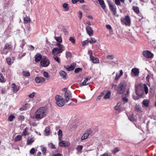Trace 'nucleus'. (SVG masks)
<instances>
[{"instance_id":"052dcab7","label":"nucleus","mask_w":156,"mask_h":156,"mask_svg":"<svg viewBox=\"0 0 156 156\" xmlns=\"http://www.w3.org/2000/svg\"><path fill=\"white\" fill-rule=\"evenodd\" d=\"M28 47L30 49L31 51L33 50L34 49V47L31 45H28Z\"/></svg>"},{"instance_id":"f257e3e1","label":"nucleus","mask_w":156,"mask_h":156,"mask_svg":"<svg viewBox=\"0 0 156 156\" xmlns=\"http://www.w3.org/2000/svg\"><path fill=\"white\" fill-rule=\"evenodd\" d=\"M47 114V109L44 107H41L35 112L33 118L39 120L46 117Z\"/></svg>"},{"instance_id":"393cba45","label":"nucleus","mask_w":156,"mask_h":156,"mask_svg":"<svg viewBox=\"0 0 156 156\" xmlns=\"http://www.w3.org/2000/svg\"><path fill=\"white\" fill-rule=\"evenodd\" d=\"M154 55L151 52L147 50V58L151 59L153 57Z\"/></svg>"},{"instance_id":"603ef678","label":"nucleus","mask_w":156,"mask_h":156,"mask_svg":"<svg viewBox=\"0 0 156 156\" xmlns=\"http://www.w3.org/2000/svg\"><path fill=\"white\" fill-rule=\"evenodd\" d=\"M35 150L34 148H32L30 151V153L31 154H34L35 152Z\"/></svg>"},{"instance_id":"4468645a","label":"nucleus","mask_w":156,"mask_h":156,"mask_svg":"<svg viewBox=\"0 0 156 156\" xmlns=\"http://www.w3.org/2000/svg\"><path fill=\"white\" fill-rule=\"evenodd\" d=\"M19 89V87L13 83L12 85V90L14 92L16 93Z\"/></svg>"},{"instance_id":"37998d69","label":"nucleus","mask_w":156,"mask_h":156,"mask_svg":"<svg viewBox=\"0 0 156 156\" xmlns=\"http://www.w3.org/2000/svg\"><path fill=\"white\" fill-rule=\"evenodd\" d=\"M5 82L3 76L1 73H0V82Z\"/></svg>"},{"instance_id":"c85d7f7f","label":"nucleus","mask_w":156,"mask_h":156,"mask_svg":"<svg viewBox=\"0 0 156 156\" xmlns=\"http://www.w3.org/2000/svg\"><path fill=\"white\" fill-rule=\"evenodd\" d=\"M111 92L109 91L107 93L105 94V96L104 97V98L105 99H108L110 98L111 96Z\"/></svg>"},{"instance_id":"f704fd0d","label":"nucleus","mask_w":156,"mask_h":156,"mask_svg":"<svg viewBox=\"0 0 156 156\" xmlns=\"http://www.w3.org/2000/svg\"><path fill=\"white\" fill-rule=\"evenodd\" d=\"M22 139V136L20 135L17 136L15 139V141H17L21 140Z\"/></svg>"},{"instance_id":"a19ab883","label":"nucleus","mask_w":156,"mask_h":156,"mask_svg":"<svg viewBox=\"0 0 156 156\" xmlns=\"http://www.w3.org/2000/svg\"><path fill=\"white\" fill-rule=\"evenodd\" d=\"M106 58L109 60H112L114 58V56L112 55H109L106 56Z\"/></svg>"},{"instance_id":"ea45409f","label":"nucleus","mask_w":156,"mask_h":156,"mask_svg":"<svg viewBox=\"0 0 156 156\" xmlns=\"http://www.w3.org/2000/svg\"><path fill=\"white\" fill-rule=\"evenodd\" d=\"M83 148V146L82 145H78L77 146L76 150L78 151H82Z\"/></svg>"},{"instance_id":"4c0bfd02","label":"nucleus","mask_w":156,"mask_h":156,"mask_svg":"<svg viewBox=\"0 0 156 156\" xmlns=\"http://www.w3.org/2000/svg\"><path fill=\"white\" fill-rule=\"evenodd\" d=\"M15 116L13 115H11L8 118V120L9 121H13V119L15 118Z\"/></svg>"},{"instance_id":"f8f14e48","label":"nucleus","mask_w":156,"mask_h":156,"mask_svg":"<svg viewBox=\"0 0 156 156\" xmlns=\"http://www.w3.org/2000/svg\"><path fill=\"white\" fill-rule=\"evenodd\" d=\"M45 80V78L43 77H37L35 79L36 82L38 83H43Z\"/></svg>"},{"instance_id":"9d476101","label":"nucleus","mask_w":156,"mask_h":156,"mask_svg":"<svg viewBox=\"0 0 156 156\" xmlns=\"http://www.w3.org/2000/svg\"><path fill=\"white\" fill-rule=\"evenodd\" d=\"M108 5L110 9L112 12L113 15L115 16L116 13V8L115 5H113L111 3L109 2Z\"/></svg>"},{"instance_id":"aec40b11","label":"nucleus","mask_w":156,"mask_h":156,"mask_svg":"<svg viewBox=\"0 0 156 156\" xmlns=\"http://www.w3.org/2000/svg\"><path fill=\"white\" fill-rule=\"evenodd\" d=\"M131 72L133 73L136 76H137L139 75V71L138 69L137 68H133Z\"/></svg>"},{"instance_id":"13d9d810","label":"nucleus","mask_w":156,"mask_h":156,"mask_svg":"<svg viewBox=\"0 0 156 156\" xmlns=\"http://www.w3.org/2000/svg\"><path fill=\"white\" fill-rule=\"evenodd\" d=\"M119 151V149L118 147H116L112 151L114 154H115L116 153L118 152Z\"/></svg>"},{"instance_id":"09e8293b","label":"nucleus","mask_w":156,"mask_h":156,"mask_svg":"<svg viewBox=\"0 0 156 156\" xmlns=\"http://www.w3.org/2000/svg\"><path fill=\"white\" fill-rule=\"evenodd\" d=\"M42 152L44 155L46 154V149L45 147H43L41 150Z\"/></svg>"},{"instance_id":"a18cd8bd","label":"nucleus","mask_w":156,"mask_h":156,"mask_svg":"<svg viewBox=\"0 0 156 156\" xmlns=\"http://www.w3.org/2000/svg\"><path fill=\"white\" fill-rule=\"evenodd\" d=\"M44 76L46 78H48L50 77L48 73L46 72H44L43 73Z\"/></svg>"},{"instance_id":"0e129e2a","label":"nucleus","mask_w":156,"mask_h":156,"mask_svg":"<svg viewBox=\"0 0 156 156\" xmlns=\"http://www.w3.org/2000/svg\"><path fill=\"white\" fill-rule=\"evenodd\" d=\"M115 2L117 5H120V2L119 0H115Z\"/></svg>"},{"instance_id":"5701e85b","label":"nucleus","mask_w":156,"mask_h":156,"mask_svg":"<svg viewBox=\"0 0 156 156\" xmlns=\"http://www.w3.org/2000/svg\"><path fill=\"white\" fill-rule=\"evenodd\" d=\"M100 5L103 9H105V4L104 1L103 0H98Z\"/></svg>"},{"instance_id":"79ce46f5","label":"nucleus","mask_w":156,"mask_h":156,"mask_svg":"<svg viewBox=\"0 0 156 156\" xmlns=\"http://www.w3.org/2000/svg\"><path fill=\"white\" fill-rule=\"evenodd\" d=\"M122 101L124 103H127L128 101V99L126 97H124L123 95L122 96Z\"/></svg>"},{"instance_id":"bb28decb","label":"nucleus","mask_w":156,"mask_h":156,"mask_svg":"<svg viewBox=\"0 0 156 156\" xmlns=\"http://www.w3.org/2000/svg\"><path fill=\"white\" fill-rule=\"evenodd\" d=\"M90 60L92 61V62L96 63H98V62L99 61L98 59L95 57H94L93 56L92 57H91V58H90Z\"/></svg>"},{"instance_id":"423d86ee","label":"nucleus","mask_w":156,"mask_h":156,"mask_svg":"<svg viewBox=\"0 0 156 156\" xmlns=\"http://www.w3.org/2000/svg\"><path fill=\"white\" fill-rule=\"evenodd\" d=\"M62 90V91L65 92L64 96L65 100L67 102L69 99L72 97L71 92L69 90H67V88H63Z\"/></svg>"},{"instance_id":"58836bf2","label":"nucleus","mask_w":156,"mask_h":156,"mask_svg":"<svg viewBox=\"0 0 156 156\" xmlns=\"http://www.w3.org/2000/svg\"><path fill=\"white\" fill-rule=\"evenodd\" d=\"M63 7L65 9V11H66L69 9V8L68 7V5L67 3H64L63 4Z\"/></svg>"},{"instance_id":"774afa93","label":"nucleus","mask_w":156,"mask_h":156,"mask_svg":"<svg viewBox=\"0 0 156 156\" xmlns=\"http://www.w3.org/2000/svg\"><path fill=\"white\" fill-rule=\"evenodd\" d=\"M52 156H63V155L60 154L58 153L54 154L52 155Z\"/></svg>"},{"instance_id":"6e6552de","label":"nucleus","mask_w":156,"mask_h":156,"mask_svg":"<svg viewBox=\"0 0 156 156\" xmlns=\"http://www.w3.org/2000/svg\"><path fill=\"white\" fill-rule=\"evenodd\" d=\"M50 64V62L48 59L44 58H43L40 62V65L44 67L48 66Z\"/></svg>"},{"instance_id":"2f4dec72","label":"nucleus","mask_w":156,"mask_h":156,"mask_svg":"<svg viewBox=\"0 0 156 156\" xmlns=\"http://www.w3.org/2000/svg\"><path fill=\"white\" fill-rule=\"evenodd\" d=\"M30 18L28 17H26L24 18V23H30Z\"/></svg>"},{"instance_id":"c9c22d12","label":"nucleus","mask_w":156,"mask_h":156,"mask_svg":"<svg viewBox=\"0 0 156 156\" xmlns=\"http://www.w3.org/2000/svg\"><path fill=\"white\" fill-rule=\"evenodd\" d=\"M133 9L134 11L136 13H139V8L137 6H133Z\"/></svg>"},{"instance_id":"864d4df0","label":"nucleus","mask_w":156,"mask_h":156,"mask_svg":"<svg viewBox=\"0 0 156 156\" xmlns=\"http://www.w3.org/2000/svg\"><path fill=\"white\" fill-rule=\"evenodd\" d=\"M69 40L73 44H74L75 43V40L73 37H70L69 38Z\"/></svg>"},{"instance_id":"4be33fe9","label":"nucleus","mask_w":156,"mask_h":156,"mask_svg":"<svg viewBox=\"0 0 156 156\" xmlns=\"http://www.w3.org/2000/svg\"><path fill=\"white\" fill-rule=\"evenodd\" d=\"M30 105L28 103H27L23 105L22 108H21L20 110L21 111H23L27 110L28 108L30 107Z\"/></svg>"},{"instance_id":"9b49d317","label":"nucleus","mask_w":156,"mask_h":156,"mask_svg":"<svg viewBox=\"0 0 156 156\" xmlns=\"http://www.w3.org/2000/svg\"><path fill=\"white\" fill-rule=\"evenodd\" d=\"M87 33L90 36H92L93 35V30L92 28L89 26H87L86 27Z\"/></svg>"},{"instance_id":"a211bd4d","label":"nucleus","mask_w":156,"mask_h":156,"mask_svg":"<svg viewBox=\"0 0 156 156\" xmlns=\"http://www.w3.org/2000/svg\"><path fill=\"white\" fill-rule=\"evenodd\" d=\"M59 74L61 77L63 79H66L67 78V74L65 71L61 70L60 71Z\"/></svg>"},{"instance_id":"6e6d98bb","label":"nucleus","mask_w":156,"mask_h":156,"mask_svg":"<svg viewBox=\"0 0 156 156\" xmlns=\"http://www.w3.org/2000/svg\"><path fill=\"white\" fill-rule=\"evenodd\" d=\"M35 93L34 92H32V93L30 94L29 95V97L31 98H33L34 96Z\"/></svg>"},{"instance_id":"680f3d73","label":"nucleus","mask_w":156,"mask_h":156,"mask_svg":"<svg viewBox=\"0 0 156 156\" xmlns=\"http://www.w3.org/2000/svg\"><path fill=\"white\" fill-rule=\"evenodd\" d=\"M120 106V104L119 105V104L118 103L117 105L116 106H115L114 108L115 110H118L119 109Z\"/></svg>"},{"instance_id":"338daca9","label":"nucleus","mask_w":156,"mask_h":156,"mask_svg":"<svg viewBox=\"0 0 156 156\" xmlns=\"http://www.w3.org/2000/svg\"><path fill=\"white\" fill-rule=\"evenodd\" d=\"M102 156H112V155L111 154L105 153L102 155Z\"/></svg>"},{"instance_id":"8fccbe9b","label":"nucleus","mask_w":156,"mask_h":156,"mask_svg":"<svg viewBox=\"0 0 156 156\" xmlns=\"http://www.w3.org/2000/svg\"><path fill=\"white\" fill-rule=\"evenodd\" d=\"M82 70V69L81 68H78L75 69V72L76 73H78L79 72L81 71Z\"/></svg>"},{"instance_id":"c03bdc74","label":"nucleus","mask_w":156,"mask_h":156,"mask_svg":"<svg viewBox=\"0 0 156 156\" xmlns=\"http://www.w3.org/2000/svg\"><path fill=\"white\" fill-rule=\"evenodd\" d=\"M89 42L90 44L95 43L96 42V40L94 38H91V40L89 41Z\"/></svg>"},{"instance_id":"1a4fd4ad","label":"nucleus","mask_w":156,"mask_h":156,"mask_svg":"<svg viewBox=\"0 0 156 156\" xmlns=\"http://www.w3.org/2000/svg\"><path fill=\"white\" fill-rule=\"evenodd\" d=\"M59 141L58 145L61 147H68L70 145V143L68 141L62 140Z\"/></svg>"},{"instance_id":"5fc2aeb1","label":"nucleus","mask_w":156,"mask_h":156,"mask_svg":"<svg viewBox=\"0 0 156 156\" xmlns=\"http://www.w3.org/2000/svg\"><path fill=\"white\" fill-rule=\"evenodd\" d=\"M88 54L90 55V58H91V57H92L93 56L92 54H93V52L91 50H89L88 51Z\"/></svg>"},{"instance_id":"f03ea898","label":"nucleus","mask_w":156,"mask_h":156,"mask_svg":"<svg viewBox=\"0 0 156 156\" xmlns=\"http://www.w3.org/2000/svg\"><path fill=\"white\" fill-rule=\"evenodd\" d=\"M136 94L138 96H142L144 90L146 94V85L145 84H139L135 85Z\"/></svg>"},{"instance_id":"e2e57ef3","label":"nucleus","mask_w":156,"mask_h":156,"mask_svg":"<svg viewBox=\"0 0 156 156\" xmlns=\"http://www.w3.org/2000/svg\"><path fill=\"white\" fill-rule=\"evenodd\" d=\"M143 105L145 107H146V99L144 100L142 102Z\"/></svg>"},{"instance_id":"69168bd1","label":"nucleus","mask_w":156,"mask_h":156,"mask_svg":"<svg viewBox=\"0 0 156 156\" xmlns=\"http://www.w3.org/2000/svg\"><path fill=\"white\" fill-rule=\"evenodd\" d=\"M50 147L51 149H55V145L53 144L52 143H51L50 144Z\"/></svg>"},{"instance_id":"e433bc0d","label":"nucleus","mask_w":156,"mask_h":156,"mask_svg":"<svg viewBox=\"0 0 156 156\" xmlns=\"http://www.w3.org/2000/svg\"><path fill=\"white\" fill-rule=\"evenodd\" d=\"M28 129V128L27 127L26 128L24 129L23 130V133L22 136H25L28 134L27 132V130Z\"/></svg>"},{"instance_id":"a878e982","label":"nucleus","mask_w":156,"mask_h":156,"mask_svg":"<svg viewBox=\"0 0 156 156\" xmlns=\"http://www.w3.org/2000/svg\"><path fill=\"white\" fill-rule=\"evenodd\" d=\"M12 48V46L11 44L8 43H6V44L3 48V50H5L6 49L10 50Z\"/></svg>"},{"instance_id":"cd10ccee","label":"nucleus","mask_w":156,"mask_h":156,"mask_svg":"<svg viewBox=\"0 0 156 156\" xmlns=\"http://www.w3.org/2000/svg\"><path fill=\"white\" fill-rule=\"evenodd\" d=\"M44 132L46 135H48L50 134V127L49 126L46 127Z\"/></svg>"},{"instance_id":"72a5a7b5","label":"nucleus","mask_w":156,"mask_h":156,"mask_svg":"<svg viewBox=\"0 0 156 156\" xmlns=\"http://www.w3.org/2000/svg\"><path fill=\"white\" fill-rule=\"evenodd\" d=\"M22 74L24 76H30V74L29 72L27 71H23L22 72Z\"/></svg>"},{"instance_id":"b1692460","label":"nucleus","mask_w":156,"mask_h":156,"mask_svg":"<svg viewBox=\"0 0 156 156\" xmlns=\"http://www.w3.org/2000/svg\"><path fill=\"white\" fill-rule=\"evenodd\" d=\"M58 140L59 141L62 140V131L61 129H59L58 132Z\"/></svg>"},{"instance_id":"0eeeda50","label":"nucleus","mask_w":156,"mask_h":156,"mask_svg":"<svg viewBox=\"0 0 156 156\" xmlns=\"http://www.w3.org/2000/svg\"><path fill=\"white\" fill-rule=\"evenodd\" d=\"M122 22H123L126 26H129L131 23V20L128 16H126L125 18L122 17L121 18Z\"/></svg>"},{"instance_id":"412c9836","label":"nucleus","mask_w":156,"mask_h":156,"mask_svg":"<svg viewBox=\"0 0 156 156\" xmlns=\"http://www.w3.org/2000/svg\"><path fill=\"white\" fill-rule=\"evenodd\" d=\"M34 139L33 137L29 138L28 137L27 141V144L28 145H30L34 141Z\"/></svg>"},{"instance_id":"f3484780","label":"nucleus","mask_w":156,"mask_h":156,"mask_svg":"<svg viewBox=\"0 0 156 156\" xmlns=\"http://www.w3.org/2000/svg\"><path fill=\"white\" fill-rule=\"evenodd\" d=\"M42 56L40 53H37L35 56V61L36 62L40 61L41 59Z\"/></svg>"},{"instance_id":"20e7f679","label":"nucleus","mask_w":156,"mask_h":156,"mask_svg":"<svg viewBox=\"0 0 156 156\" xmlns=\"http://www.w3.org/2000/svg\"><path fill=\"white\" fill-rule=\"evenodd\" d=\"M126 86V83L124 81L121 82L115 88L117 94H123L125 91Z\"/></svg>"},{"instance_id":"39448f33","label":"nucleus","mask_w":156,"mask_h":156,"mask_svg":"<svg viewBox=\"0 0 156 156\" xmlns=\"http://www.w3.org/2000/svg\"><path fill=\"white\" fill-rule=\"evenodd\" d=\"M55 98L56 101V104L58 106L62 107L64 105L65 101L61 96L57 94L55 96Z\"/></svg>"},{"instance_id":"4d7b16f0","label":"nucleus","mask_w":156,"mask_h":156,"mask_svg":"<svg viewBox=\"0 0 156 156\" xmlns=\"http://www.w3.org/2000/svg\"><path fill=\"white\" fill-rule=\"evenodd\" d=\"M66 57H70L71 56L72 54L70 52H67L66 54Z\"/></svg>"},{"instance_id":"ddd939ff","label":"nucleus","mask_w":156,"mask_h":156,"mask_svg":"<svg viewBox=\"0 0 156 156\" xmlns=\"http://www.w3.org/2000/svg\"><path fill=\"white\" fill-rule=\"evenodd\" d=\"M91 133V131L90 130L88 131L87 133H85L82 137L81 140H84L87 138L89 136Z\"/></svg>"},{"instance_id":"7ed1b4c3","label":"nucleus","mask_w":156,"mask_h":156,"mask_svg":"<svg viewBox=\"0 0 156 156\" xmlns=\"http://www.w3.org/2000/svg\"><path fill=\"white\" fill-rule=\"evenodd\" d=\"M56 45L58 46V48H54L52 50V54L55 56L62 53L64 50V47L63 45L59 43H56Z\"/></svg>"},{"instance_id":"dca6fc26","label":"nucleus","mask_w":156,"mask_h":156,"mask_svg":"<svg viewBox=\"0 0 156 156\" xmlns=\"http://www.w3.org/2000/svg\"><path fill=\"white\" fill-rule=\"evenodd\" d=\"M90 78V77H88L85 78L84 80L82 83L81 86H85L89 84L90 83L89 80Z\"/></svg>"},{"instance_id":"2eb2a0df","label":"nucleus","mask_w":156,"mask_h":156,"mask_svg":"<svg viewBox=\"0 0 156 156\" xmlns=\"http://www.w3.org/2000/svg\"><path fill=\"white\" fill-rule=\"evenodd\" d=\"M76 65V63H73L70 66H68L66 68L67 70L69 71H72L74 70Z\"/></svg>"},{"instance_id":"c756f323","label":"nucleus","mask_w":156,"mask_h":156,"mask_svg":"<svg viewBox=\"0 0 156 156\" xmlns=\"http://www.w3.org/2000/svg\"><path fill=\"white\" fill-rule=\"evenodd\" d=\"M54 38L56 41L58 42L57 43H59L60 44L62 41V39L61 37H55Z\"/></svg>"},{"instance_id":"7c9ffc66","label":"nucleus","mask_w":156,"mask_h":156,"mask_svg":"<svg viewBox=\"0 0 156 156\" xmlns=\"http://www.w3.org/2000/svg\"><path fill=\"white\" fill-rule=\"evenodd\" d=\"M129 119L132 122H135L136 121V118L133 115L130 116L129 117Z\"/></svg>"},{"instance_id":"bf43d9fd","label":"nucleus","mask_w":156,"mask_h":156,"mask_svg":"<svg viewBox=\"0 0 156 156\" xmlns=\"http://www.w3.org/2000/svg\"><path fill=\"white\" fill-rule=\"evenodd\" d=\"M121 76L119 75V74L118 73H116V75L115 77V80H117L119 79V78Z\"/></svg>"},{"instance_id":"de8ad7c7","label":"nucleus","mask_w":156,"mask_h":156,"mask_svg":"<svg viewBox=\"0 0 156 156\" xmlns=\"http://www.w3.org/2000/svg\"><path fill=\"white\" fill-rule=\"evenodd\" d=\"M54 58L55 60L58 63H60V61L59 59V58L57 57V56H55L54 57Z\"/></svg>"},{"instance_id":"6ab92c4d","label":"nucleus","mask_w":156,"mask_h":156,"mask_svg":"<svg viewBox=\"0 0 156 156\" xmlns=\"http://www.w3.org/2000/svg\"><path fill=\"white\" fill-rule=\"evenodd\" d=\"M135 110L138 112H143V110L140 106L138 105H136L135 107Z\"/></svg>"},{"instance_id":"3c124183","label":"nucleus","mask_w":156,"mask_h":156,"mask_svg":"<svg viewBox=\"0 0 156 156\" xmlns=\"http://www.w3.org/2000/svg\"><path fill=\"white\" fill-rule=\"evenodd\" d=\"M89 43V41L87 40L84 41L82 42V45L84 46Z\"/></svg>"},{"instance_id":"49530a36","label":"nucleus","mask_w":156,"mask_h":156,"mask_svg":"<svg viewBox=\"0 0 156 156\" xmlns=\"http://www.w3.org/2000/svg\"><path fill=\"white\" fill-rule=\"evenodd\" d=\"M6 60L8 63V64L9 65H11V58H6Z\"/></svg>"},{"instance_id":"473e14b6","label":"nucleus","mask_w":156,"mask_h":156,"mask_svg":"<svg viewBox=\"0 0 156 156\" xmlns=\"http://www.w3.org/2000/svg\"><path fill=\"white\" fill-rule=\"evenodd\" d=\"M79 2L80 3H82L84 2V0H72V2L74 4H76L77 2Z\"/></svg>"}]
</instances>
